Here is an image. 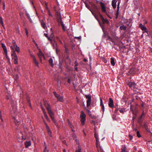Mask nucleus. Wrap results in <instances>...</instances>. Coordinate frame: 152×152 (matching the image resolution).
Returning a JSON list of instances; mask_svg holds the SVG:
<instances>
[{
	"mask_svg": "<svg viewBox=\"0 0 152 152\" xmlns=\"http://www.w3.org/2000/svg\"><path fill=\"white\" fill-rule=\"evenodd\" d=\"M144 110H143L142 114L139 117L138 120V122L139 123L141 124L142 122V119L143 118V116H144Z\"/></svg>",
	"mask_w": 152,
	"mask_h": 152,
	"instance_id": "6e6552de",
	"label": "nucleus"
},
{
	"mask_svg": "<svg viewBox=\"0 0 152 152\" xmlns=\"http://www.w3.org/2000/svg\"><path fill=\"white\" fill-rule=\"evenodd\" d=\"M0 23H1V25L4 26V23L2 20V18L0 16Z\"/></svg>",
	"mask_w": 152,
	"mask_h": 152,
	"instance_id": "c9c22d12",
	"label": "nucleus"
},
{
	"mask_svg": "<svg viewBox=\"0 0 152 152\" xmlns=\"http://www.w3.org/2000/svg\"><path fill=\"white\" fill-rule=\"evenodd\" d=\"M99 3L101 5V9L102 12L104 13H106V6L104 3L102 2H100Z\"/></svg>",
	"mask_w": 152,
	"mask_h": 152,
	"instance_id": "423d86ee",
	"label": "nucleus"
},
{
	"mask_svg": "<svg viewBox=\"0 0 152 152\" xmlns=\"http://www.w3.org/2000/svg\"><path fill=\"white\" fill-rule=\"evenodd\" d=\"M72 137L73 139V140H75L77 144H78V149L77 150L75 151V152H81V148L80 145L78 144L77 143H78V140L76 138V136L75 134H73L72 135Z\"/></svg>",
	"mask_w": 152,
	"mask_h": 152,
	"instance_id": "f03ea898",
	"label": "nucleus"
},
{
	"mask_svg": "<svg viewBox=\"0 0 152 152\" xmlns=\"http://www.w3.org/2000/svg\"><path fill=\"white\" fill-rule=\"evenodd\" d=\"M135 117L134 116H133V118H132V119H133V122H134V119H135Z\"/></svg>",
	"mask_w": 152,
	"mask_h": 152,
	"instance_id": "774afa93",
	"label": "nucleus"
},
{
	"mask_svg": "<svg viewBox=\"0 0 152 152\" xmlns=\"http://www.w3.org/2000/svg\"><path fill=\"white\" fill-rule=\"evenodd\" d=\"M25 145L26 148H27L28 147L30 146L31 145V143L30 141H27L25 143Z\"/></svg>",
	"mask_w": 152,
	"mask_h": 152,
	"instance_id": "412c9836",
	"label": "nucleus"
},
{
	"mask_svg": "<svg viewBox=\"0 0 152 152\" xmlns=\"http://www.w3.org/2000/svg\"><path fill=\"white\" fill-rule=\"evenodd\" d=\"M94 137H95V138L96 139V138H98V137H97V134H96V133H95L94 134Z\"/></svg>",
	"mask_w": 152,
	"mask_h": 152,
	"instance_id": "5fc2aeb1",
	"label": "nucleus"
},
{
	"mask_svg": "<svg viewBox=\"0 0 152 152\" xmlns=\"http://www.w3.org/2000/svg\"><path fill=\"white\" fill-rule=\"evenodd\" d=\"M87 111L88 114H89V113H91V112L88 110H87Z\"/></svg>",
	"mask_w": 152,
	"mask_h": 152,
	"instance_id": "69168bd1",
	"label": "nucleus"
},
{
	"mask_svg": "<svg viewBox=\"0 0 152 152\" xmlns=\"http://www.w3.org/2000/svg\"><path fill=\"white\" fill-rule=\"evenodd\" d=\"M118 14H119V12H116V14H115L116 19L118 18Z\"/></svg>",
	"mask_w": 152,
	"mask_h": 152,
	"instance_id": "c03bdc74",
	"label": "nucleus"
},
{
	"mask_svg": "<svg viewBox=\"0 0 152 152\" xmlns=\"http://www.w3.org/2000/svg\"><path fill=\"white\" fill-rule=\"evenodd\" d=\"M31 56L33 58L34 63V64H35V65H36V66L38 67H39V63L37 61L36 58H35L34 56L32 55H31Z\"/></svg>",
	"mask_w": 152,
	"mask_h": 152,
	"instance_id": "9b49d317",
	"label": "nucleus"
},
{
	"mask_svg": "<svg viewBox=\"0 0 152 152\" xmlns=\"http://www.w3.org/2000/svg\"><path fill=\"white\" fill-rule=\"evenodd\" d=\"M86 7L88 8L89 10L91 11L90 9H89V7H90V6L88 5L87 4H86Z\"/></svg>",
	"mask_w": 152,
	"mask_h": 152,
	"instance_id": "09e8293b",
	"label": "nucleus"
},
{
	"mask_svg": "<svg viewBox=\"0 0 152 152\" xmlns=\"http://www.w3.org/2000/svg\"><path fill=\"white\" fill-rule=\"evenodd\" d=\"M99 17L102 22V24H104L105 23H106L107 25L109 24V22L107 19H105L103 17L102 15L101 14L99 13Z\"/></svg>",
	"mask_w": 152,
	"mask_h": 152,
	"instance_id": "20e7f679",
	"label": "nucleus"
},
{
	"mask_svg": "<svg viewBox=\"0 0 152 152\" xmlns=\"http://www.w3.org/2000/svg\"><path fill=\"white\" fill-rule=\"evenodd\" d=\"M42 110L44 111V116H45V118L47 120H49V118H48V115L46 114V113L44 112V111L45 110V109H43V108H42Z\"/></svg>",
	"mask_w": 152,
	"mask_h": 152,
	"instance_id": "bb28decb",
	"label": "nucleus"
},
{
	"mask_svg": "<svg viewBox=\"0 0 152 152\" xmlns=\"http://www.w3.org/2000/svg\"><path fill=\"white\" fill-rule=\"evenodd\" d=\"M85 96L86 99H88V100H90L91 99V96L90 95H86Z\"/></svg>",
	"mask_w": 152,
	"mask_h": 152,
	"instance_id": "7c9ffc66",
	"label": "nucleus"
},
{
	"mask_svg": "<svg viewBox=\"0 0 152 152\" xmlns=\"http://www.w3.org/2000/svg\"><path fill=\"white\" fill-rule=\"evenodd\" d=\"M75 67H76L78 65V63L76 61H75Z\"/></svg>",
	"mask_w": 152,
	"mask_h": 152,
	"instance_id": "49530a36",
	"label": "nucleus"
},
{
	"mask_svg": "<svg viewBox=\"0 0 152 152\" xmlns=\"http://www.w3.org/2000/svg\"><path fill=\"white\" fill-rule=\"evenodd\" d=\"M75 39H80L81 38V36H80L79 37H75Z\"/></svg>",
	"mask_w": 152,
	"mask_h": 152,
	"instance_id": "bf43d9fd",
	"label": "nucleus"
},
{
	"mask_svg": "<svg viewBox=\"0 0 152 152\" xmlns=\"http://www.w3.org/2000/svg\"><path fill=\"white\" fill-rule=\"evenodd\" d=\"M48 113L50 116V118L52 120H54V118L53 117L54 113L50 109V107L49 104L48 105V106L46 107Z\"/></svg>",
	"mask_w": 152,
	"mask_h": 152,
	"instance_id": "f257e3e1",
	"label": "nucleus"
},
{
	"mask_svg": "<svg viewBox=\"0 0 152 152\" xmlns=\"http://www.w3.org/2000/svg\"><path fill=\"white\" fill-rule=\"evenodd\" d=\"M65 52L66 53H68V51H69L68 49L67 48H65Z\"/></svg>",
	"mask_w": 152,
	"mask_h": 152,
	"instance_id": "a18cd8bd",
	"label": "nucleus"
},
{
	"mask_svg": "<svg viewBox=\"0 0 152 152\" xmlns=\"http://www.w3.org/2000/svg\"><path fill=\"white\" fill-rule=\"evenodd\" d=\"M129 139L130 140H131L133 138V136L129 134Z\"/></svg>",
	"mask_w": 152,
	"mask_h": 152,
	"instance_id": "de8ad7c7",
	"label": "nucleus"
},
{
	"mask_svg": "<svg viewBox=\"0 0 152 152\" xmlns=\"http://www.w3.org/2000/svg\"><path fill=\"white\" fill-rule=\"evenodd\" d=\"M96 147H97L98 145V144L99 145V140L98 138H96Z\"/></svg>",
	"mask_w": 152,
	"mask_h": 152,
	"instance_id": "72a5a7b5",
	"label": "nucleus"
},
{
	"mask_svg": "<svg viewBox=\"0 0 152 152\" xmlns=\"http://www.w3.org/2000/svg\"><path fill=\"white\" fill-rule=\"evenodd\" d=\"M115 108L116 109L115 110L114 112L115 113H117V111L118 110H119V107H116V105H115Z\"/></svg>",
	"mask_w": 152,
	"mask_h": 152,
	"instance_id": "f704fd0d",
	"label": "nucleus"
},
{
	"mask_svg": "<svg viewBox=\"0 0 152 152\" xmlns=\"http://www.w3.org/2000/svg\"><path fill=\"white\" fill-rule=\"evenodd\" d=\"M48 15L50 16H52V15L50 13L49 11H48Z\"/></svg>",
	"mask_w": 152,
	"mask_h": 152,
	"instance_id": "6e6d98bb",
	"label": "nucleus"
},
{
	"mask_svg": "<svg viewBox=\"0 0 152 152\" xmlns=\"http://www.w3.org/2000/svg\"><path fill=\"white\" fill-rule=\"evenodd\" d=\"M57 15V22L58 24L59 25H60V24L63 23L62 18L60 14H56Z\"/></svg>",
	"mask_w": 152,
	"mask_h": 152,
	"instance_id": "0eeeda50",
	"label": "nucleus"
},
{
	"mask_svg": "<svg viewBox=\"0 0 152 152\" xmlns=\"http://www.w3.org/2000/svg\"><path fill=\"white\" fill-rule=\"evenodd\" d=\"M25 31H26V35H27V36H28V31L26 29H25Z\"/></svg>",
	"mask_w": 152,
	"mask_h": 152,
	"instance_id": "4d7b16f0",
	"label": "nucleus"
},
{
	"mask_svg": "<svg viewBox=\"0 0 152 152\" xmlns=\"http://www.w3.org/2000/svg\"><path fill=\"white\" fill-rule=\"evenodd\" d=\"M127 85L130 87L134 88L135 86V84L133 82L128 81L127 83Z\"/></svg>",
	"mask_w": 152,
	"mask_h": 152,
	"instance_id": "f8f14e48",
	"label": "nucleus"
},
{
	"mask_svg": "<svg viewBox=\"0 0 152 152\" xmlns=\"http://www.w3.org/2000/svg\"><path fill=\"white\" fill-rule=\"evenodd\" d=\"M136 134H137V136L138 137H141V136L139 132V131H137V132Z\"/></svg>",
	"mask_w": 152,
	"mask_h": 152,
	"instance_id": "ea45409f",
	"label": "nucleus"
},
{
	"mask_svg": "<svg viewBox=\"0 0 152 152\" xmlns=\"http://www.w3.org/2000/svg\"><path fill=\"white\" fill-rule=\"evenodd\" d=\"M3 5V9L4 10L5 9V2L4 1H3L2 2Z\"/></svg>",
	"mask_w": 152,
	"mask_h": 152,
	"instance_id": "a19ab883",
	"label": "nucleus"
},
{
	"mask_svg": "<svg viewBox=\"0 0 152 152\" xmlns=\"http://www.w3.org/2000/svg\"><path fill=\"white\" fill-rule=\"evenodd\" d=\"M106 15H107V16L109 17V18H110V19H111L112 18L109 15L107 14H106Z\"/></svg>",
	"mask_w": 152,
	"mask_h": 152,
	"instance_id": "338daca9",
	"label": "nucleus"
},
{
	"mask_svg": "<svg viewBox=\"0 0 152 152\" xmlns=\"http://www.w3.org/2000/svg\"><path fill=\"white\" fill-rule=\"evenodd\" d=\"M13 43V47L15 48L16 51L18 53H19L20 52V49L19 47L17 46V45L15 43V42L13 41L12 42Z\"/></svg>",
	"mask_w": 152,
	"mask_h": 152,
	"instance_id": "9d476101",
	"label": "nucleus"
},
{
	"mask_svg": "<svg viewBox=\"0 0 152 152\" xmlns=\"http://www.w3.org/2000/svg\"><path fill=\"white\" fill-rule=\"evenodd\" d=\"M126 147L124 146V147H123L121 149V152H127L126 151Z\"/></svg>",
	"mask_w": 152,
	"mask_h": 152,
	"instance_id": "2f4dec72",
	"label": "nucleus"
},
{
	"mask_svg": "<svg viewBox=\"0 0 152 152\" xmlns=\"http://www.w3.org/2000/svg\"><path fill=\"white\" fill-rule=\"evenodd\" d=\"M100 106L102 107V110L103 112H104V105L103 104V102H102V99L101 98H100Z\"/></svg>",
	"mask_w": 152,
	"mask_h": 152,
	"instance_id": "dca6fc26",
	"label": "nucleus"
},
{
	"mask_svg": "<svg viewBox=\"0 0 152 152\" xmlns=\"http://www.w3.org/2000/svg\"><path fill=\"white\" fill-rule=\"evenodd\" d=\"M48 134L49 136L50 137H52V132L51 131V130L50 129H48V130H47Z\"/></svg>",
	"mask_w": 152,
	"mask_h": 152,
	"instance_id": "c85d7f7f",
	"label": "nucleus"
},
{
	"mask_svg": "<svg viewBox=\"0 0 152 152\" xmlns=\"http://www.w3.org/2000/svg\"><path fill=\"white\" fill-rule=\"evenodd\" d=\"M115 61L114 58H110V63L113 66H114L115 65Z\"/></svg>",
	"mask_w": 152,
	"mask_h": 152,
	"instance_id": "b1692460",
	"label": "nucleus"
},
{
	"mask_svg": "<svg viewBox=\"0 0 152 152\" xmlns=\"http://www.w3.org/2000/svg\"><path fill=\"white\" fill-rule=\"evenodd\" d=\"M49 151L47 149V147L46 146H45V148L44 150V152H48Z\"/></svg>",
	"mask_w": 152,
	"mask_h": 152,
	"instance_id": "58836bf2",
	"label": "nucleus"
},
{
	"mask_svg": "<svg viewBox=\"0 0 152 152\" xmlns=\"http://www.w3.org/2000/svg\"><path fill=\"white\" fill-rule=\"evenodd\" d=\"M139 27L142 30H145L146 29V27L144 26L141 23L139 24Z\"/></svg>",
	"mask_w": 152,
	"mask_h": 152,
	"instance_id": "6ab92c4d",
	"label": "nucleus"
},
{
	"mask_svg": "<svg viewBox=\"0 0 152 152\" xmlns=\"http://www.w3.org/2000/svg\"><path fill=\"white\" fill-rule=\"evenodd\" d=\"M41 25L42 26V27L44 28H45V27L46 24L45 23L43 22H41Z\"/></svg>",
	"mask_w": 152,
	"mask_h": 152,
	"instance_id": "e433bc0d",
	"label": "nucleus"
},
{
	"mask_svg": "<svg viewBox=\"0 0 152 152\" xmlns=\"http://www.w3.org/2000/svg\"><path fill=\"white\" fill-rule=\"evenodd\" d=\"M91 104V99L87 100V106L88 107H89Z\"/></svg>",
	"mask_w": 152,
	"mask_h": 152,
	"instance_id": "cd10ccee",
	"label": "nucleus"
},
{
	"mask_svg": "<svg viewBox=\"0 0 152 152\" xmlns=\"http://www.w3.org/2000/svg\"><path fill=\"white\" fill-rule=\"evenodd\" d=\"M46 128L47 129V130H48V129H50L49 128V127L47 125H46Z\"/></svg>",
	"mask_w": 152,
	"mask_h": 152,
	"instance_id": "e2e57ef3",
	"label": "nucleus"
},
{
	"mask_svg": "<svg viewBox=\"0 0 152 152\" xmlns=\"http://www.w3.org/2000/svg\"><path fill=\"white\" fill-rule=\"evenodd\" d=\"M38 56L40 59V61L42 62V57H43L44 58H45L44 55L41 52H40L39 53L37 54Z\"/></svg>",
	"mask_w": 152,
	"mask_h": 152,
	"instance_id": "4468645a",
	"label": "nucleus"
},
{
	"mask_svg": "<svg viewBox=\"0 0 152 152\" xmlns=\"http://www.w3.org/2000/svg\"><path fill=\"white\" fill-rule=\"evenodd\" d=\"M27 101H28V104H29V106L30 107H31V103L30 102V100H29V99H27Z\"/></svg>",
	"mask_w": 152,
	"mask_h": 152,
	"instance_id": "79ce46f5",
	"label": "nucleus"
},
{
	"mask_svg": "<svg viewBox=\"0 0 152 152\" xmlns=\"http://www.w3.org/2000/svg\"><path fill=\"white\" fill-rule=\"evenodd\" d=\"M90 117L93 119H95L96 118V116H94V115H92V114H91V116Z\"/></svg>",
	"mask_w": 152,
	"mask_h": 152,
	"instance_id": "37998d69",
	"label": "nucleus"
},
{
	"mask_svg": "<svg viewBox=\"0 0 152 152\" xmlns=\"http://www.w3.org/2000/svg\"><path fill=\"white\" fill-rule=\"evenodd\" d=\"M109 106L111 108H113L114 107L113 104V101L111 98H109V102H108Z\"/></svg>",
	"mask_w": 152,
	"mask_h": 152,
	"instance_id": "1a4fd4ad",
	"label": "nucleus"
},
{
	"mask_svg": "<svg viewBox=\"0 0 152 152\" xmlns=\"http://www.w3.org/2000/svg\"><path fill=\"white\" fill-rule=\"evenodd\" d=\"M119 6H117V10L116 11V12H119Z\"/></svg>",
	"mask_w": 152,
	"mask_h": 152,
	"instance_id": "603ef678",
	"label": "nucleus"
},
{
	"mask_svg": "<svg viewBox=\"0 0 152 152\" xmlns=\"http://www.w3.org/2000/svg\"><path fill=\"white\" fill-rule=\"evenodd\" d=\"M54 123H55V125H56L57 126H58L57 125V123H56V121H55L54 118V120H53Z\"/></svg>",
	"mask_w": 152,
	"mask_h": 152,
	"instance_id": "8fccbe9b",
	"label": "nucleus"
},
{
	"mask_svg": "<svg viewBox=\"0 0 152 152\" xmlns=\"http://www.w3.org/2000/svg\"><path fill=\"white\" fill-rule=\"evenodd\" d=\"M135 70V69L134 68H131L129 70V72L131 74H133Z\"/></svg>",
	"mask_w": 152,
	"mask_h": 152,
	"instance_id": "4be33fe9",
	"label": "nucleus"
},
{
	"mask_svg": "<svg viewBox=\"0 0 152 152\" xmlns=\"http://www.w3.org/2000/svg\"><path fill=\"white\" fill-rule=\"evenodd\" d=\"M97 20H98V21L99 23V24L100 26L102 27V30H103V31L104 32V35H103V37L104 38H105L106 37V36H107L108 35H107V34H106L104 32V29H103V25L101 23H100V22L97 19Z\"/></svg>",
	"mask_w": 152,
	"mask_h": 152,
	"instance_id": "2eb2a0df",
	"label": "nucleus"
},
{
	"mask_svg": "<svg viewBox=\"0 0 152 152\" xmlns=\"http://www.w3.org/2000/svg\"><path fill=\"white\" fill-rule=\"evenodd\" d=\"M44 35H45V36L46 37H48V34H46V33H45L44 34Z\"/></svg>",
	"mask_w": 152,
	"mask_h": 152,
	"instance_id": "0e129e2a",
	"label": "nucleus"
},
{
	"mask_svg": "<svg viewBox=\"0 0 152 152\" xmlns=\"http://www.w3.org/2000/svg\"><path fill=\"white\" fill-rule=\"evenodd\" d=\"M67 82L69 84L71 83V80L70 79H68L67 80Z\"/></svg>",
	"mask_w": 152,
	"mask_h": 152,
	"instance_id": "864d4df0",
	"label": "nucleus"
},
{
	"mask_svg": "<svg viewBox=\"0 0 152 152\" xmlns=\"http://www.w3.org/2000/svg\"><path fill=\"white\" fill-rule=\"evenodd\" d=\"M119 111L121 113H124V112H125L124 109L120 108V107L119 108Z\"/></svg>",
	"mask_w": 152,
	"mask_h": 152,
	"instance_id": "4c0bfd02",
	"label": "nucleus"
},
{
	"mask_svg": "<svg viewBox=\"0 0 152 152\" xmlns=\"http://www.w3.org/2000/svg\"><path fill=\"white\" fill-rule=\"evenodd\" d=\"M120 28L121 30H123L125 31L126 29V27L123 25L120 26Z\"/></svg>",
	"mask_w": 152,
	"mask_h": 152,
	"instance_id": "393cba45",
	"label": "nucleus"
},
{
	"mask_svg": "<svg viewBox=\"0 0 152 152\" xmlns=\"http://www.w3.org/2000/svg\"><path fill=\"white\" fill-rule=\"evenodd\" d=\"M143 127L145 129L147 132L149 133L151 132L150 129H149V128H148V126L146 122H145L144 123V124H143Z\"/></svg>",
	"mask_w": 152,
	"mask_h": 152,
	"instance_id": "ddd939ff",
	"label": "nucleus"
},
{
	"mask_svg": "<svg viewBox=\"0 0 152 152\" xmlns=\"http://www.w3.org/2000/svg\"><path fill=\"white\" fill-rule=\"evenodd\" d=\"M14 121L16 123H18L19 122L17 120H16L15 118H14Z\"/></svg>",
	"mask_w": 152,
	"mask_h": 152,
	"instance_id": "3c124183",
	"label": "nucleus"
},
{
	"mask_svg": "<svg viewBox=\"0 0 152 152\" xmlns=\"http://www.w3.org/2000/svg\"><path fill=\"white\" fill-rule=\"evenodd\" d=\"M107 37H108V39H109L110 40V41H111V40L112 39L111 38L110 36H109L108 35L107 36Z\"/></svg>",
	"mask_w": 152,
	"mask_h": 152,
	"instance_id": "13d9d810",
	"label": "nucleus"
},
{
	"mask_svg": "<svg viewBox=\"0 0 152 152\" xmlns=\"http://www.w3.org/2000/svg\"><path fill=\"white\" fill-rule=\"evenodd\" d=\"M60 25L61 26L63 31H65L66 27L65 26V25L64 24L63 22L60 24Z\"/></svg>",
	"mask_w": 152,
	"mask_h": 152,
	"instance_id": "a878e982",
	"label": "nucleus"
},
{
	"mask_svg": "<svg viewBox=\"0 0 152 152\" xmlns=\"http://www.w3.org/2000/svg\"><path fill=\"white\" fill-rule=\"evenodd\" d=\"M12 56H13V59H14V58H16V57L18 58L15 52H14L12 54Z\"/></svg>",
	"mask_w": 152,
	"mask_h": 152,
	"instance_id": "c756f323",
	"label": "nucleus"
},
{
	"mask_svg": "<svg viewBox=\"0 0 152 152\" xmlns=\"http://www.w3.org/2000/svg\"><path fill=\"white\" fill-rule=\"evenodd\" d=\"M1 47L4 50V53H5L6 55H7V51L6 46L3 43H1Z\"/></svg>",
	"mask_w": 152,
	"mask_h": 152,
	"instance_id": "a211bd4d",
	"label": "nucleus"
},
{
	"mask_svg": "<svg viewBox=\"0 0 152 152\" xmlns=\"http://www.w3.org/2000/svg\"><path fill=\"white\" fill-rule=\"evenodd\" d=\"M68 125L71 128V129L74 128L73 125L69 121V120H68Z\"/></svg>",
	"mask_w": 152,
	"mask_h": 152,
	"instance_id": "5701e85b",
	"label": "nucleus"
},
{
	"mask_svg": "<svg viewBox=\"0 0 152 152\" xmlns=\"http://www.w3.org/2000/svg\"><path fill=\"white\" fill-rule=\"evenodd\" d=\"M47 38H48V40H49L51 42H52V40H51V39L50 38L48 37Z\"/></svg>",
	"mask_w": 152,
	"mask_h": 152,
	"instance_id": "052dcab7",
	"label": "nucleus"
},
{
	"mask_svg": "<svg viewBox=\"0 0 152 152\" xmlns=\"http://www.w3.org/2000/svg\"><path fill=\"white\" fill-rule=\"evenodd\" d=\"M14 64H18V58H14Z\"/></svg>",
	"mask_w": 152,
	"mask_h": 152,
	"instance_id": "473e14b6",
	"label": "nucleus"
},
{
	"mask_svg": "<svg viewBox=\"0 0 152 152\" xmlns=\"http://www.w3.org/2000/svg\"><path fill=\"white\" fill-rule=\"evenodd\" d=\"M49 63L51 66L53 67V59L52 58H50L49 60Z\"/></svg>",
	"mask_w": 152,
	"mask_h": 152,
	"instance_id": "aec40b11",
	"label": "nucleus"
},
{
	"mask_svg": "<svg viewBox=\"0 0 152 152\" xmlns=\"http://www.w3.org/2000/svg\"><path fill=\"white\" fill-rule=\"evenodd\" d=\"M53 94L57 98L58 101L61 102H63L64 100L62 96H61L60 95L57 94L56 92H53Z\"/></svg>",
	"mask_w": 152,
	"mask_h": 152,
	"instance_id": "39448f33",
	"label": "nucleus"
},
{
	"mask_svg": "<svg viewBox=\"0 0 152 152\" xmlns=\"http://www.w3.org/2000/svg\"><path fill=\"white\" fill-rule=\"evenodd\" d=\"M117 2V0H113L112 1V5L114 9H115L116 8Z\"/></svg>",
	"mask_w": 152,
	"mask_h": 152,
	"instance_id": "f3484780",
	"label": "nucleus"
},
{
	"mask_svg": "<svg viewBox=\"0 0 152 152\" xmlns=\"http://www.w3.org/2000/svg\"><path fill=\"white\" fill-rule=\"evenodd\" d=\"M75 70H76L77 71H78V69H77V67H75Z\"/></svg>",
	"mask_w": 152,
	"mask_h": 152,
	"instance_id": "680f3d73",
	"label": "nucleus"
},
{
	"mask_svg": "<svg viewBox=\"0 0 152 152\" xmlns=\"http://www.w3.org/2000/svg\"><path fill=\"white\" fill-rule=\"evenodd\" d=\"M86 115L83 111H82L80 115L81 121L83 125H84L86 120Z\"/></svg>",
	"mask_w": 152,
	"mask_h": 152,
	"instance_id": "7ed1b4c3",
	"label": "nucleus"
}]
</instances>
